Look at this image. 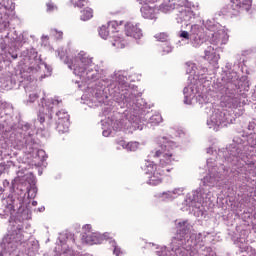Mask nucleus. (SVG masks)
I'll use <instances>...</instances> for the list:
<instances>
[{
    "instance_id": "2eb2a0df",
    "label": "nucleus",
    "mask_w": 256,
    "mask_h": 256,
    "mask_svg": "<svg viewBox=\"0 0 256 256\" xmlns=\"http://www.w3.org/2000/svg\"><path fill=\"white\" fill-rule=\"evenodd\" d=\"M137 1L140 3V5H155V3L161 0H137Z\"/></svg>"
},
{
    "instance_id": "dca6fc26",
    "label": "nucleus",
    "mask_w": 256,
    "mask_h": 256,
    "mask_svg": "<svg viewBox=\"0 0 256 256\" xmlns=\"http://www.w3.org/2000/svg\"><path fill=\"white\" fill-rule=\"evenodd\" d=\"M39 99V94L37 93H32L29 95V99H28V102L29 103H35L36 100Z\"/></svg>"
},
{
    "instance_id": "4be33fe9",
    "label": "nucleus",
    "mask_w": 256,
    "mask_h": 256,
    "mask_svg": "<svg viewBox=\"0 0 256 256\" xmlns=\"http://www.w3.org/2000/svg\"><path fill=\"white\" fill-rule=\"evenodd\" d=\"M46 7H47V11H53V9H55V5H53V4H51V3H48V4L46 5Z\"/></svg>"
},
{
    "instance_id": "0eeeda50",
    "label": "nucleus",
    "mask_w": 256,
    "mask_h": 256,
    "mask_svg": "<svg viewBox=\"0 0 256 256\" xmlns=\"http://www.w3.org/2000/svg\"><path fill=\"white\" fill-rule=\"evenodd\" d=\"M204 59H206V61H209L210 65H217V63L219 62V56H217V54L215 53L214 47L209 46L205 50Z\"/></svg>"
},
{
    "instance_id": "4468645a",
    "label": "nucleus",
    "mask_w": 256,
    "mask_h": 256,
    "mask_svg": "<svg viewBox=\"0 0 256 256\" xmlns=\"http://www.w3.org/2000/svg\"><path fill=\"white\" fill-rule=\"evenodd\" d=\"M65 115H69V113H67L63 110L58 111L56 113L55 121H63V118L65 117Z\"/></svg>"
},
{
    "instance_id": "7c9ffc66",
    "label": "nucleus",
    "mask_w": 256,
    "mask_h": 256,
    "mask_svg": "<svg viewBox=\"0 0 256 256\" xmlns=\"http://www.w3.org/2000/svg\"><path fill=\"white\" fill-rule=\"evenodd\" d=\"M166 171L170 172L171 170L167 169Z\"/></svg>"
},
{
    "instance_id": "f03ea898",
    "label": "nucleus",
    "mask_w": 256,
    "mask_h": 256,
    "mask_svg": "<svg viewBox=\"0 0 256 256\" xmlns=\"http://www.w3.org/2000/svg\"><path fill=\"white\" fill-rule=\"evenodd\" d=\"M232 7V14L239 15L242 11H249L251 9V0H230Z\"/></svg>"
},
{
    "instance_id": "a211bd4d",
    "label": "nucleus",
    "mask_w": 256,
    "mask_h": 256,
    "mask_svg": "<svg viewBox=\"0 0 256 256\" xmlns=\"http://www.w3.org/2000/svg\"><path fill=\"white\" fill-rule=\"evenodd\" d=\"M179 37H181L182 39L189 40V32L181 31Z\"/></svg>"
},
{
    "instance_id": "c756f323",
    "label": "nucleus",
    "mask_w": 256,
    "mask_h": 256,
    "mask_svg": "<svg viewBox=\"0 0 256 256\" xmlns=\"http://www.w3.org/2000/svg\"><path fill=\"white\" fill-rule=\"evenodd\" d=\"M104 237H107V233L104 234Z\"/></svg>"
},
{
    "instance_id": "7ed1b4c3",
    "label": "nucleus",
    "mask_w": 256,
    "mask_h": 256,
    "mask_svg": "<svg viewBox=\"0 0 256 256\" xmlns=\"http://www.w3.org/2000/svg\"><path fill=\"white\" fill-rule=\"evenodd\" d=\"M119 24L117 21H110L106 25H102L99 30V35L102 39H107L111 33H117Z\"/></svg>"
},
{
    "instance_id": "6e6552de",
    "label": "nucleus",
    "mask_w": 256,
    "mask_h": 256,
    "mask_svg": "<svg viewBox=\"0 0 256 256\" xmlns=\"http://www.w3.org/2000/svg\"><path fill=\"white\" fill-rule=\"evenodd\" d=\"M85 71H87V56H82L80 58V64L74 67V73L81 76Z\"/></svg>"
},
{
    "instance_id": "f3484780",
    "label": "nucleus",
    "mask_w": 256,
    "mask_h": 256,
    "mask_svg": "<svg viewBox=\"0 0 256 256\" xmlns=\"http://www.w3.org/2000/svg\"><path fill=\"white\" fill-rule=\"evenodd\" d=\"M156 39H158V41H165L167 39V33H159V34H156Z\"/></svg>"
},
{
    "instance_id": "cd10ccee",
    "label": "nucleus",
    "mask_w": 256,
    "mask_h": 256,
    "mask_svg": "<svg viewBox=\"0 0 256 256\" xmlns=\"http://www.w3.org/2000/svg\"><path fill=\"white\" fill-rule=\"evenodd\" d=\"M12 57H13V59H17V55H13Z\"/></svg>"
},
{
    "instance_id": "ddd939ff",
    "label": "nucleus",
    "mask_w": 256,
    "mask_h": 256,
    "mask_svg": "<svg viewBox=\"0 0 256 256\" xmlns=\"http://www.w3.org/2000/svg\"><path fill=\"white\" fill-rule=\"evenodd\" d=\"M139 149V142H128L126 145V151H137Z\"/></svg>"
},
{
    "instance_id": "c85d7f7f",
    "label": "nucleus",
    "mask_w": 256,
    "mask_h": 256,
    "mask_svg": "<svg viewBox=\"0 0 256 256\" xmlns=\"http://www.w3.org/2000/svg\"><path fill=\"white\" fill-rule=\"evenodd\" d=\"M217 35H219V34L215 33V34L213 35V37H217Z\"/></svg>"
},
{
    "instance_id": "f257e3e1",
    "label": "nucleus",
    "mask_w": 256,
    "mask_h": 256,
    "mask_svg": "<svg viewBox=\"0 0 256 256\" xmlns=\"http://www.w3.org/2000/svg\"><path fill=\"white\" fill-rule=\"evenodd\" d=\"M153 157L160 158L159 165L155 162L148 161L146 163L145 173L148 175L147 183L153 187L161 185L163 183V177H165V170L163 167L172 165L175 161V152L167 146H160L152 151Z\"/></svg>"
},
{
    "instance_id": "9d476101",
    "label": "nucleus",
    "mask_w": 256,
    "mask_h": 256,
    "mask_svg": "<svg viewBox=\"0 0 256 256\" xmlns=\"http://www.w3.org/2000/svg\"><path fill=\"white\" fill-rule=\"evenodd\" d=\"M89 19H93V9L85 8L81 11V20L82 21H89Z\"/></svg>"
},
{
    "instance_id": "f8f14e48",
    "label": "nucleus",
    "mask_w": 256,
    "mask_h": 256,
    "mask_svg": "<svg viewBox=\"0 0 256 256\" xmlns=\"http://www.w3.org/2000/svg\"><path fill=\"white\" fill-rule=\"evenodd\" d=\"M112 46L116 47V49H124L125 42H123V40H121V38L118 37L112 42Z\"/></svg>"
},
{
    "instance_id": "6ab92c4d",
    "label": "nucleus",
    "mask_w": 256,
    "mask_h": 256,
    "mask_svg": "<svg viewBox=\"0 0 256 256\" xmlns=\"http://www.w3.org/2000/svg\"><path fill=\"white\" fill-rule=\"evenodd\" d=\"M117 145H119L120 147H122L123 149H127V142L125 140H119L117 141Z\"/></svg>"
},
{
    "instance_id": "393cba45",
    "label": "nucleus",
    "mask_w": 256,
    "mask_h": 256,
    "mask_svg": "<svg viewBox=\"0 0 256 256\" xmlns=\"http://www.w3.org/2000/svg\"><path fill=\"white\" fill-rule=\"evenodd\" d=\"M3 186L4 187H9V181L8 180H4L3 181Z\"/></svg>"
},
{
    "instance_id": "20e7f679",
    "label": "nucleus",
    "mask_w": 256,
    "mask_h": 256,
    "mask_svg": "<svg viewBox=\"0 0 256 256\" xmlns=\"http://www.w3.org/2000/svg\"><path fill=\"white\" fill-rule=\"evenodd\" d=\"M125 33L127 37H133L134 39H141L143 37V32L140 28L132 23L125 24Z\"/></svg>"
},
{
    "instance_id": "1a4fd4ad",
    "label": "nucleus",
    "mask_w": 256,
    "mask_h": 256,
    "mask_svg": "<svg viewBox=\"0 0 256 256\" xmlns=\"http://www.w3.org/2000/svg\"><path fill=\"white\" fill-rule=\"evenodd\" d=\"M158 9L162 13H169V11H173V9H175V2L173 0H164Z\"/></svg>"
},
{
    "instance_id": "aec40b11",
    "label": "nucleus",
    "mask_w": 256,
    "mask_h": 256,
    "mask_svg": "<svg viewBox=\"0 0 256 256\" xmlns=\"http://www.w3.org/2000/svg\"><path fill=\"white\" fill-rule=\"evenodd\" d=\"M83 239H84L85 243H87L89 245H93V240H91L89 238V236L83 235Z\"/></svg>"
},
{
    "instance_id": "5701e85b",
    "label": "nucleus",
    "mask_w": 256,
    "mask_h": 256,
    "mask_svg": "<svg viewBox=\"0 0 256 256\" xmlns=\"http://www.w3.org/2000/svg\"><path fill=\"white\" fill-rule=\"evenodd\" d=\"M114 255H116V256L121 255V249H119L118 247H115L114 248Z\"/></svg>"
},
{
    "instance_id": "a878e982",
    "label": "nucleus",
    "mask_w": 256,
    "mask_h": 256,
    "mask_svg": "<svg viewBox=\"0 0 256 256\" xmlns=\"http://www.w3.org/2000/svg\"><path fill=\"white\" fill-rule=\"evenodd\" d=\"M5 189H3V187L0 186V195H3Z\"/></svg>"
},
{
    "instance_id": "412c9836",
    "label": "nucleus",
    "mask_w": 256,
    "mask_h": 256,
    "mask_svg": "<svg viewBox=\"0 0 256 256\" xmlns=\"http://www.w3.org/2000/svg\"><path fill=\"white\" fill-rule=\"evenodd\" d=\"M83 230H84V231H87L88 233H90V232H91V224H86V225H84V226H83Z\"/></svg>"
},
{
    "instance_id": "b1692460",
    "label": "nucleus",
    "mask_w": 256,
    "mask_h": 256,
    "mask_svg": "<svg viewBox=\"0 0 256 256\" xmlns=\"http://www.w3.org/2000/svg\"><path fill=\"white\" fill-rule=\"evenodd\" d=\"M38 121H39L40 123H45V116L40 114V115L38 116Z\"/></svg>"
},
{
    "instance_id": "9b49d317",
    "label": "nucleus",
    "mask_w": 256,
    "mask_h": 256,
    "mask_svg": "<svg viewBox=\"0 0 256 256\" xmlns=\"http://www.w3.org/2000/svg\"><path fill=\"white\" fill-rule=\"evenodd\" d=\"M71 3L74 7L83 9V7H87L89 0H71Z\"/></svg>"
},
{
    "instance_id": "bb28decb",
    "label": "nucleus",
    "mask_w": 256,
    "mask_h": 256,
    "mask_svg": "<svg viewBox=\"0 0 256 256\" xmlns=\"http://www.w3.org/2000/svg\"><path fill=\"white\" fill-rule=\"evenodd\" d=\"M43 153H45V152H43V150L38 151V154H39V155H41V154H43Z\"/></svg>"
},
{
    "instance_id": "39448f33",
    "label": "nucleus",
    "mask_w": 256,
    "mask_h": 256,
    "mask_svg": "<svg viewBox=\"0 0 256 256\" xmlns=\"http://www.w3.org/2000/svg\"><path fill=\"white\" fill-rule=\"evenodd\" d=\"M155 7L154 4H144L142 5L140 11L144 19H155Z\"/></svg>"
},
{
    "instance_id": "423d86ee",
    "label": "nucleus",
    "mask_w": 256,
    "mask_h": 256,
    "mask_svg": "<svg viewBox=\"0 0 256 256\" xmlns=\"http://www.w3.org/2000/svg\"><path fill=\"white\" fill-rule=\"evenodd\" d=\"M69 125V114H64L62 120L56 121V130L58 131V133H68Z\"/></svg>"
}]
</instances>
